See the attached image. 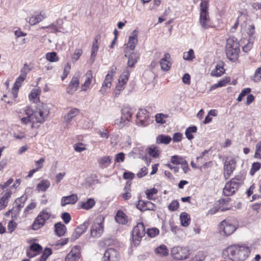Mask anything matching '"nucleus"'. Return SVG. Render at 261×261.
I'll return each mask as SVG.
<instances>
[{"label":"nucleus","mask_w":261,"mask_h":261,"mask_svg":"<svg viewBox=\"0 0 261 261\" xmlns=\"http://www.w3.org/2000/svg\"><path fill=\"white\" fill-rule=\"evenodd\" d=\"M24 112L25 116L21 118V122L25 124L31 122L32 123V125L35 123L42 122L49 113V110L46 105H43L35 112H33L30 108L27 107L24 110Z\"/></svg>","instance_id":"1"},{"label":"nucleus","mask_w":261,"mask_h":261,"mask_svg":"<svg viewBox=\"0 0 261 261\" xmlns=\"http://www.w3.org/2000/svg\"><path fill=\"white\" fill-rule=\"evenodd\" d=\"M250 249L243 246L233 245L223 251V256H227L233 261H243L249 256Z\"/></svg>","instance_id":"2"},{"label":"nucleus","mask_w":261,"mask_h":261,"mask_svg":"<svg viewBox=\"0 0 261 261\" xmlns=\"http://www.w3.org/2000/svg\"><path fill=\"white\" fill-rule=\"evenodd\" d=\"M240 51V44L234 37H229L226 41L225 53L227 57L230 61L237 60Z\"/></svg>","instance_id":"3"},{"label":"nucleus","mask_w":261,"mask_h":261,"mask_svg":"<svg viewBox=\"0 0 261 261\" xmlns=\"http://www.w3.org/2000/svg\"><path fill=\"white\" fill-rule=\"evenodd\" d=\"M105 218L101 215L97 216L94 220L90 228V237L99 238L103 234L105 229Z\"/></svg>","instance_id":"4"},{"label":"nucleus","mask_w":261,"mask_h":261,"mask_svg":"<svg viewBox=\"0 0 261 261\" xmlns=\"http://www.w3.org/2000/svg\"><path fill=\"white\" fill-rule=\"evenodd\" d=\"M200 7L199 23L203 29H206L211 26L209 14L207 11L208 2L206 0H202Z\"/></svg>","instance_id":"5"},{"label":"nucleus","mask_w":261,"mask_h":261,"mask_svg":"<svg viewBox=\"0 0 261 261\" xmlns=\"http://www.w3.org/2000/svg\"><path fill=\"white\" fill-rule=\"evenodd\" d=\"M243 180L238 178H233L230 181L227 182L223 189V193L226 196L233 195L239 189L242 184Z\"/></svg>","instance_id":"6"},{"label":"nucleus","mask_w":261,"mask_h":261,"mask_svg":"<svg viewBox=\"0 0 261 261\" xmlns=\"http://www.w3.org/2000/svg\"><path fill=\"white\" fill-rule=\"evenodd\" d=\"M237 227L233 221L231 220H224L219 226L220 233L224 236H228L231 234Z\"/></svg>","instance_id":"7"},{"label":"nucleus","mask_w":261,"mask_h":261,"mask_svg":"<svg viewBox=\"0 0 261 261\" xmlns=\"http://www.w3.org/2000/svg\"><path fill=\"white\" fill-rule=\"evenodd\" d=\"M145 233V227L142 223H139L134 228L132 239L135 245H138Z\"/></svg>","instance_id":"8"},{"label":"nucleus","mask_w":261,"mask_h":261,"mask_svg":"<svg viewBox=\"0 0 261 261\" xmlns=\"http://www.w3.org/2000/svg\"><path fill=\"white\" fill-rule=\"evenodd\" d=\"M50 216V214L47 211V209L43 210L39 213L33 225L32 228L37 230L43 226L46 220H48Z\"/></svg>","instance_id":"9"},{"label":"nucleus","mask_w":261,"mask_h":261,"mask_svg":"<svg viewBox=\"0 0 261 261\" xmlns=\"http://www.w3.org/2000/svg\"><path fill=\"white\" fill-rule=\"evenodd\" d=\"M172 257L177 260H182L188 258L189 254V250L187 247L179 246L174 247L171 249Z\"/></svg>","instance_id":"10"},{"label":"nucleus","mask_w":261,"mask_h":261,"mask_svg":"<svg viewBox=\"0 0 261 261\" xmlns=\"http://www.w3.org/2000/svg\"><path fill=\"white\" fill-rule=\"evenodd\" d=\"M114 73V71H111L110 72H109L106 76L105 80L101 87V89L99 90V92L102 95H105L107 94L110 91V89L112 86V81L113 80Z\"/></svg>","instance_id":"11"},{"label":"nucleus","mask_w":261,"mask_h":261,"mask_svg":"<svg viewBox=\"0 0 261 261\" xmlns=\"http://www.w3.org/2000/svg\"><path fill=\"white\" fill-rule=\"evenodd\" d=\"M236 167V162L234 159L227 158L224 165V175L227 179L233 172Z\"/></svg>","instance_id":"12"},{"label":"nucleus","mask_w":261,"mask_h":261,"mask_svg":"<svg viewBox=\"0 0 261 261\" xmlns=\"http://www.w3.org/2000/svg\"><path fill=\"white\" fill-rule=\"evenodd\" d=\"M132 116V109L128 107H124L121 110V120L118 124L119 126L123 127L125 121H129Z\"/></svg>","instance_id":"13"},{"label":"nucleus","mask_w":261,"mask_h":261,"mask_svg":"<svg viewBox=\"0 0 261 261\" xmlns=\"http://www.w3.org/2000/svg\"><path fill=\"white\" fill-rule=\"evenodd\" d=\"M80 76V73H77L72 77L71 82L67 87V92L70 94H73L77 90L79 86L80 81L79 77Z\"/></svg>","instance_id":"14"},{"label":"nucleus","mask_w":261,"mask_h":261,"mask_svg":"<svg viewBox=\"0 0 261 261\" xmlns=\"http://www.w3.org/2000/svg\"><path fill=\"white\" fill-rule=\"evenodd\" d=\"M46 17V12L44 10H41L39 12L37 13L30 17L29 18V23L31 25H34L42 21Z\"/></svg>","instance_id":"15"},{"label":"nucleus","mask_w":261,"mask_h":261,"mask_svg":"<svg viewBox=\"0 0 261 261\" xmlns=\"http://www.w3.org/2000/svg\"><path fill=\"white\" fill-rule=\"evenodd\" d=\"M90 224L89 221L84 222L82 224L77 226L73 232L71 239L73 241L78 239L87 229Z\"/></svg>","instance_id":"16"},{"label":"nucleus","mask_w":261,"mask_h":261,"mask_svg":"<svg viewBox=\"0 0 261 261\" xmlns=\"http://www.w3.org/2000/svg\"><path fill=\"white\" fill-rule=\"evenodd\" d=\"M138 32L135 30L131 32L128 37V40L126 44V49L133 50L138 43Z\"/></svg>","instance_id":"17"},{"label":"nucleus","mask_w":261,"mask_h":261,"mask_svg":"<svg viewBox=\"0 0 261 261\" xmlns=\"http://www.w3.org/2000/svg\"><path fill=\"white\" fill-rule=\"evenodd\" d=\"M118 253L113 248H108L105 252L102 261H118Z\"/></svg>","instance_id":"18"},{"label":"nucleus","mask_w":261,"mask_h":261,"mask_svg":"<svg viewBox=\"0 0 261 261\" xmlns=\"http://www.w3.org/2000/svg\"><path fill=\"white\" fill-rule=\"evenodd\" d=\"M160 64L163 71H167L169 70L172 65L169 54L167 53L164 55V57L160 61Z\"/></svg>","instance_id":"19"},{"label":"nucleus","mask_w":261,"mask_h":261,"mask_svg":"<svg viewBox=\"0 0 261 261\" xmlns=\"http://www.w3.org/2000/svg\"><path fill=\"white\" fill-rule=\"evenodd\" d=\"M78 200L76 194H71L67 196H63L61 199V205L64 206L67 204H74Z\"/></svg>","instance_id":"20"},{"label":"nucleus","mask_w":261,"mask_h":261,"mask_svg":"<svg viewBox=\"0 0 261 261\" xmlns=\"http://www.w3.org/2000/svg\"><path fill=\"white\" fill-rule=\"evenodd\" d=\"M12 192L10 189H7L0 198V211L4 209L8 205L9 199L11 197Z\"/></svg>","instance_id":"21"},{"label":"nucleus","mask_w":261,"mask_h":261,"mask_svg":"<svg viewBox=\"0 0 261 261\" xmlns=\"http://www.w3.org/2000/svg\"><path fill=\"white\" fill-rule=\"evenodd\" d=\"M80 253L77 247H74L67 254L65 261H78L80 258Z\"/></svg>","instance_id":"22"},{"label":"nucleus","mask_w":261,"mask_h":261,"mask_svg":"<svg viewBox=\"0 0 261 261\" xmlns=\"http://www.w3.org/2000/svg\"><path fill=\"white\" fill-rule=\"evenodd\" d=\"M99 39L98 36H96L95 38L94 42L93 43L91 49V54L89 60V63L91 64H93L95 61V57L98 49V41Z\"/></svg>","instance_id":"23"},{"label":"nucleus","mask_w":261,"mask_h":261,"mask_svg":"<svg viewBox=\"0 0 261 261\" xmlns=\"http://www.w3.org/2000/svg\"><path fill=\"white\" fill-rule=\"evenodd\" d=\"M224 63L222 62L218 63L215 67V68L213 70L211 73L212 76L216 77H220L224 72L225 69L223 68Z\"/></svg>","instance_id":"24"},{"label":"nucleus","mask_w":261,"mask_h":261,"mask_svg":"<svg viewBox=\"0 0 261 261\" xmlns=\"http://www.w3.org/2000/svg\"><path fill=\"white\" fill-rule=\"evenodd\" d=\"M115 219L117 222L123 225L126 224L128 221L127 216L121 210L117 211Z\"/></svg>","instance_id":"25"},{"label":"nucleus","mask_w":261,"mask_h":261,"mask_svg":"<svg viewBox=\"0 0 261 261\" xmlns=\"http://www.w3.org/2000/svg\"><path fill=\"white\" fill-rule=\"evenodd\" d=\"M55 232L59 237L63 236L66 232V227L61 222H58L55 224Z\"/></svg>","instance_id":"26"},{"label":"nucleus","mask_w":261,"mask_h":261,"mask_svg":"<svg viewBox=\"0 0 261 261\" xmlns=\"http://www.w3.org/2000/svg\"><path fill=\"white\" fill-rule=\"evenodd\" d=\"M146 110L141 109L137 115V119L143 125H146L147 123L146 121L148 118V115H146Z\"/></svg>","instance_id":"27"},{"label":"nucleus","mask_w":261,"mask_h":261,"mask_svg":"<svg viewBox=\"0 0 261 261\" xmlns=\"http://www.w3.org/2000/svg\"><path fill=\"white\" fill-rule=\"evenodd\" d=\"M92 74L91 71H88L86 74V79L84 83L82 86V90L86 91L90 87L92 79Z\"/></svg>","instance_id":"28"},{"label":"nucleus","mask_w":261,"mask_h":261,"mask_svg":"<svg viewBox=\"0 0 261 261\" xmlns=\"http://www.w3.org/2000/svg\"><path fill=\"white\" fill-rule=\"evenodd\" d=\"M98 163L100 168H107L111 163V158L109 156L101 157L98 159Z\"/></svg>","instance_id":"29"},{"label":"nucleus","mask_w":261,"mask_h":261,"mask_svg":"<svg viewBox=\"0 0 261 261\" xmlns=\"http://www.w3.org/2000/svg\"><path fill=\"white\" fill-rule=\"evenodd\" d=\"M230 81V77L225 76L222 79L220 80L217 84L213 85L210 89V91H212L214 89L218 88L219 87H222L226 86V85Z\"/></svg>","instance_id":"30"},{"label":"nucleus","mask_w":261,"mask_h":261,"mask_svg":"<svg viewBox=\"0 0 261 261\" xmlns=\"http://www.w3.org/2000/svg\"><path fill=\"white\" fill-rule=\"evenodd\" d=\"M155 253L159 256H166L168 255V250L164 245H161L155 249Z\"/></svg>","instance_id":"31"},{"label":"nucleus","mask_w":261,"mask_h":261,"mask_svg":"<svg viewBox=\"0 0 261 261\" xmlns=\"http://www.w3.org/2000/svg\"><path fill=\"white\" fill-rule=\"evenodd\" d=\"M139 58V55L136 53H133L128 56L127 65L128 67H132L137 62Z\"/></svg>","instance_id":"32"},{"label":"nucleus","mask_w":261,"mask_h":261,"mask_svg":"<svg viewBox=\"0 0 261 261\" xmlns=\"http://www.w3.org/2000/svg\"><path fill=\"white\" fill-rule=\"evenodd\" d=\"M21 74L17 78L14 86H15V87H18L19 88V87L21 86V83L24 81L26 77L27 72H25V68H23L21 70Z\"/></svg>","instance_id":"33"},{"label":"nucleus","mask_w":261,"mask_h":261,"mask_svg":"<svg viewBox=\"0 0 261 261\" xmlns=\"http://www.w3.org/2000/svg\"><path fill=\"white\" fill-rule=\"evenodd\" d=\"M79 113V110L77 109L73 108L71 109L66 115L65 116V121L68 123L71 121V120L77 115Z\"/></svg>","instance_id":"34"},{"label":"nucleus","mask_w":261,"mask_h":261,"mask_svg":"<svg viewBox=\"0 0 261 261\" xmlns=\"http://www.w3.org/2000/svg\"><path fill=\"white\" fill-rule=\"evenodd\" d=\"M40 94V90L38 89H33L29 95L30 101L34 102H37L39 100V96Z\"/></svg>","instance_id":"35"},{"label":"nucleus","mask_w":261,"mask_h":261,"mask_svg":"<svg viewBox=\"0 0 261 261\" xmlns=\"http://www.w3.org/2000/svg\"><path fill=\"white\" fill-rule=\"evenodd\" d=\"M171 138L169 136L160 135L156 137V143L168 144L171 142Z\"/></svg>","instance_id":"36"},{"label":"nucleus","mask_w":261,"mask_h":261,"mask_svg":"<svg viewBox=\"0 0 261 261\" xmlns=\"http://www.w3.org/2000/svg\"><path fill=\"white\" fill-rule=\"evenodd\" d=\"M129 75V70L128 68H125L122 74L120 76L118 82H119L120 83H122V84L125 85L128 80Z\"/></svg>","instance_id":"37"},{"label":"nucleus","mask_w":261,"mask_h":261,"mask_svg":"<svg viewBox=\"0 0 261 261\" xmlns=\"http://www.w3.org/2000/svg\"><path fill=\"white\" fill-rule=\"evenodd\" d=\"M180 219L182 226H187L189 225L190 217L187 213L183 212L181 213L180 215Z\"/></svg>","instance_id":"38"},{"label":"nucleus","mask_w":261,"mask_h":261,"mask_svg":"<svg viewBox=\"0 0 261 261\" xmlns=\"http://www.w3.org/2000/svg\"><path fill=\"white\" fill-rule=\"evenodd\" d=\"M50 184L48 180H42L37 185V189L38 191L44 192L50 187Z\"/></svg>","instance_id":"39"},{"label":"nucleus","mask_w":261,"mask_h":261,"mask_svg":"<svg viewBox=\"0 0 261 261\" xmlns=\"http://www.w3.org/2000/svg\"><path fill=\"white\" fill-rule=\"evenodd\" d=\"M146 152L150 155L153 158H158L160 154V151L156 147L151 146L146 149Z\"/></svg>","instance_id":"40"},{"label":"nucleus","mask_w":261,"mask_h":261,"mask_svg":"<svg viewBox=\"0 0 261 261\" xmlns=\"http://www.w3.org/2000/svg\"><path fill=\"white\" fill-rule=\"evenodd\" d=\"M95 202L93 198H89L85 202H81V207L86 210L91 208Z\"/></svg>","instance_id":"41"},{"label":"nucleus","mask_w":261,"mask_h":261,"mask_svg":"<svg viewBox=\"0 0 261 261\" xmlns=\"http://www.w3.org/2000/svg\"><path fill=\"white\" fill-rule=\"evenodd\" d=\"M197 131V127L195 126H190L187 128L185 132V135L188 140H192L194 137L192 133H196Z\"/></svg>","instance_id":"42"},{"label":"nucleus","mask_w":261,"mask_h":261,"mask_svg":"<svg viewBox=\"0 0 261 261\" xmlns=\"http://www.w3.org/2000/svg\"><path fill=\"white\" fill-rule=\"evenodd\" d=\"M46 59L51 62H57L59 60V58L57 54L55 52L48 53L46 54Z\"/></svg>","instance_id":"43"},{"label":"nucleus","mask_w":261,"mask_h":261,"mask_svg":"<svg viewBox=\"0 0 261 261\" xmlns=\"http://www.w3.org/2000/svg\"><path fill=\"white\" fill-rule=\"evenodd\" d=\"M183 58L187 61H191L194 59L195 55L193 50L190 49L188 51L184 53L183 54Z\"/></svg>","instance_id":"44"},{"label":"nucleus","mask_w":261,"mask_h":261,"mask_svg":"<svg viewBox=\"0 0 261 261\" xmlns=\"http://www.w3.org/2000/svg\"><path fill=\"white\" fill-rule=\"evenodd\" d=\"M171 162L174 164L181 165L183 163H185V160L182 157L175 155L171 157Z\"/></svg>","instance_id":"45"},{"label":"nucleus","mask_w":261,"mask_h":261,"mask_svg":"<svg viewBox=\"0 0 261 261\" xmlns=\"http://www.w3.org/2000/svg\"><path fill=\"white\" fill-rule=\"evenodd\" d=\"M83 54V50L82 49L77 48L74 51V54L71 56V61L72 62L75 63L81 56Z\"/></svg>","instance_id":"46"},{"label":"nucleus","mask_w":261,"mask_h":261,"mask_svg":"<svg viewBox=\"0 0 261 261\" xmlns=\"http://www.w3.org/2000/svg\"><path fill=\"white\" fill-rule=\"evenodd\" d=\"M40 29H47L48 31H47L46 32L50 33H54L58 31V27H57V25L55 24V23H53L52 24L47 26L42 27L40 28Z\"/></svg>","instance_id":"47"},{"label":"nucleus","mask_w":261,"mask_h":261,"mask_svg":"<svg viewBox=\"0 0 261 261\" xmlns=\"http://www.w3.org/2000/svg\"><path fill=\"white\" fill-rule=\"evenodd\" d=\"M52 253V250L50 248H46L44 250L42 254L40 256L39 261H46L48 256Z\"/></svg>","instance_id":"48"},{"label":"nucleus","mask_w":261,"mask_h":261,"mask_svg":"<svg viewBox=\"0 0 261 261\" xmlns=\"http://www.w3.org/2000/svg\"><path fill=\"white\" fill-rule=\"evenodd\" d=\"M147 233L151 238L156 236L159 233V230L156 228H149L147 230Z\"/></svg>","instance_id":"49"},{"label":"nucleus","mask_w":261,"mask_h":261,"mask_svg":"<svg viewBox=\"0 0 261 261\" xmlns=\"http://www.w3.org/2000/svg\"><path fill=\"white\" fill-rule=\"evenodd\" d=\"M251 91V89L249 88H246L244 89L240 94H239L237 100L238 101H241L243 98L247 94H249Z\"/></svg>","instance_id":"50"},{"label":"nucleus","mask_w":261,"mask_h":261,"mask_svg":"<svg viewBox=\"0 0 261 261\" xmlns=\"http://www.w3.org/2000/svg\"><path fill=\"white\" fill-rule=\"evenodd\" d=\"M42 249L41 246L36 243L32 244L30 247V250L37 254Z\"/></svg>","instance_id":"51"},{"label":"nucleus","mask_w":261,"mask_h":261,"mask_svg":"<svg viewBox=\"0 0 261 261\" xmlns=\"http://www.w3.org/2000/svg\"><path fill=\"white\" fill-rule=\"evenodd\" d=\"M155 209V205L150 201H146L145 207L141 208L142 211H145L147 210L154 211Z\"/></svg>","instance_id":"52"},{"label":"nucleus","mask_w":261,"mask_h":261,"mask_svg":"<svg viewBox=\"0 0 261 261\" xmlns=\"http://www.w3.org/2000/svg\"><path fill=\"white\" fill-rule=\"evenodd\" d=\"M158 192L157 189L152 188L150 190H147L145 191V194L147 195V199L151 200L153 198V195Z\"/></svg>","instance_id":"53"},{"label":"nucleus","mask_w":261,"mask_h":261,"mask_svg":"<svg viewBox=\"0 0 261 261\" xmlns=\"http://www.w3.org/2000/svg\"><path fill=\"white\" fill-rule=\"evenodd\" d=\"M260 168V164L258 162L254 163L252 165V167L250 171L251 175H253L255 172L258 171Z\"/></svg>","instance_id":"54"},{"label":"nucleus","mask_w":261,"mask_h":261,"mask_svg":"<svg viewBox=\"0 0 261 261\" xmlns=\"http://www.w3.org/2000/svg\"><path fill=\"white\" fill-rule=\"evenodd\" d=\"M167 116L163 114H158L155 115V120L158 123L163 124L165 123V120L164 119L166 118Z\"/></svg>","instance_id":"55"},{"label":"nucleus","mask_w":261,"mask_h":261,"mask_svg":"<svg viewBox=\"0 0 261 261\" xmlns=\"http://www.w3.org/2000/svg\"><path fill=\"white\" fill-rule=\"evenodd\" d=\"M71 66L69 63H67L64 67V72L62 76H61V79L62 81H63L68 75L69 73V71L70 70Z\"/></svg>","instance_id":"56"},{"label":"nucleus","mask_w":261,"mask_h":261,"mask_svg":"<svg viewBox=\"0 0 261 261\" xmlns=\"http://www.w3.org/2000/svg\"><path fill=\"white\" fill-rule=\"evenodd\" d=\"M74 150L78 152H81L86 149L82 143H78L74 145Z\"/></svg>","instance_id":"57"},{"label":"nucleus","mask_w":261,"mask_h":261,"mask_svg":"<svg viewBox=\"0 0 261 261\" xmlns=\"http://www.w3.org/2000/svg\"><path fill=\"white\" fill-rule=\"evenodd\" d=\"M179 207V203L177 200L172 201L168 205V208L172 211L176 210Z\"/></svg>","instance_id":"58"},{"label":"nucleus","mask_w":261,"mask_h":261,"mask_svg":"<svg viewBox=\"0 0 261 261\" xmlns=\"http://www.w3.org/2000/svg\"><path fill=\"white\" fill-rule=\"evenodd\" d=\"M261 80V67L258 68L255 70L253 80L255 82L259 81Z\"/></svg>","instance_id":"59"},{"label":"nucleus","mask_w":261,"mask_h":261,"mask_svg":"<svg viewBox=\"0 0 261 261\" xmlns=\"http://www.w3.org/2000/svg\"><path fill=\"white\" fill-rule=\"evenodd\" d=\"M147 174V169L146 167H144L140 169V171H139L138 172V173L137 174V175L138 178H141V177L144 176L145 175H146Z\"/></svg>","instance_id":"60"},{"label":"nucleus","mask_w":261,"mask_h":261,"mask_svg":"<svg viewBox=\"0 0 261 261\" xmlns=\"http://www.w3.org/2000/svg\"><path fill=\"white\" fill-rule=\"evenodd\" d=\"M218 204L215 203L214 207L211 208L207 212V215H213L219 211L220 206H218Z\"/></svg>","instance_id":"61"},{"label":"nucleus","mask_w":261,"mask_h":261,"mask_svg":"<svg viewBox=\"0 0 261 261\" xmlns=\"http://www.w3.org/2000/svg\"><path fill=\"white\" fill-rule=\"evenodd\" d=\"M62 218L63 220L65 223H68L71 220L70 214L67 212L63 213L62 215Z\"/></svg>","instance_id":"62"},{"label":"nucleus","mask_w":261,"mask_h":261,"mask_svg":"<svg viewBox=\"0 0 261 261\" xmlns=\"http://www.w3.org/2000/svg\"><path fill=\"white\" fill-rule=\"evenodd\" d=\"M16 227V224L12 220L10 221L8 223V229L10 233L12 232Z\"/></svg>","instance_id":"63"},{"label":"nucleus","mask_w":261,"mask_h":261,"mask_svg":"<svg viewBox=\"0 0 261 261\" xmlns=\"http://www.w3.org/2000/svg\"><path fill=\"white\" fill-rule=\"evenodd\" d=\"M125 155L123 152H120L116 155L115 161L116 162H123Z\"/></svg>","instance_id":"64"}]
</instances>
